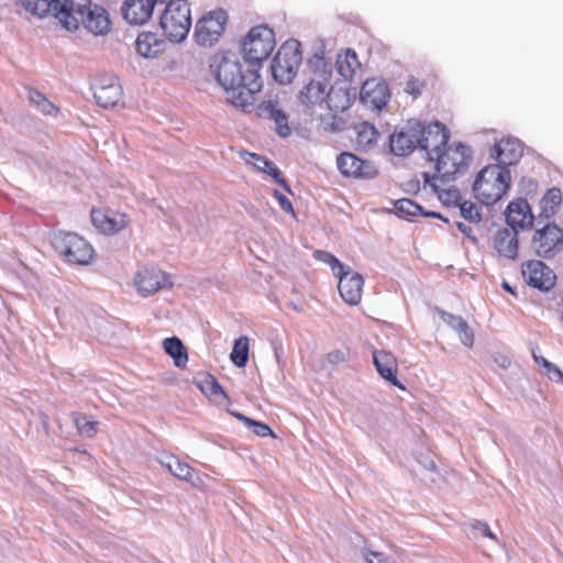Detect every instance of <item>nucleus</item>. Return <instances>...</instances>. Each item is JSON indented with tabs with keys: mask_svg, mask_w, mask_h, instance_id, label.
Segmentation results:
<instances>
[{
	"mask_svg": "<svg viewBox=\"0 0 563 563\" xmlns=\"http://www.w3.org/2000/svg\"><path fill=\"white\" fill-rule=\"evenodd\" d=\"M230 360L238 367H244L249 361V339L240 336L234 341Z\"/></svg>",
	"mask_w": 563,
	"mask_h": 563,
	"instance_id": "nucleus-37",
	"label": "nucleus"
},
{
	"mask_svg": "<svg viewBox=\"0 0 563 563\" xmlns=\"http://www.w3.org/2000/svg\"><path fill=\"white\" fill-rule=\"evenodd\" d=\"M365 559L367 563H395L394 560L385 556L383 553L369 551Z\"/></svg>",
	"mask_w": 563,
	"mask_h": 563,
	"instance_id": "nucleus-47",
	"label": "nucleus"
},
{
	"mask_svg": "<svg viewBox=\"0 0 563 563\" xmlns=\"http://www.w3.org/2000/svg\"><path fill=\"white\" fill-rule=\"evenodd\" d=\"M390 92L386 81L377 78L366 79L360 92V99L364 104L371 106L373 109L380 110L389 101Z\"/></svg>",
	"mask_w": 563,
	"mask_h": 563,
	"instance_id": "nucleus-17",
	"label": "nucleus"
},
{
	"mask_svg": "<svg viewBox=\"0 0 563 563\" xmlns=\"http://www.w3.org/2000/svg\"><path fill=\"white\" fill-rule=\"evenodd\" d=\"M562 244L563 231L554 223H548L541 229H537L531 240V246L536 254L544 258L552 257Z\"/></svg>",
	"mask_w": 563,
	"mask_h": 563,
	"instance_id": "nucleus-12",
	"label": "nucleus"
},
{
	"mask_svg": "<svg viewBox=\"0 0 563 563\" xmlns=\"http://www.w3.org/2000/svg\"><path fill=\"white\" fill-rule=\"evenodd\" d=\"M166 37L174 43L184 41L191 27V11L187 0H170L159 18Z\"/></svg>",
	"mask_w": 563,
	"mask_h": 563,
	"instance_id": "nucleus-6",
	"label": "nucleus"
},
{
	"mask_svg": "<svg viewBox=\"0 0 563 563\" xmlns=\"http://www.w3.org/2000/svg\"><path fill=\"white\" fill-rule=\"evenodd\" d=\"M496 361L504 368H507L510 365V360L507 356H500V361H498V358H496Z\"/></svg>",
	"mask_w": 563,
	"mask_h": 563,
	"instance_id": "nucleus-53",
	"label": "nucleus"
},
{
	"mask_svg": "<svg viewBox=\"0 0 563 563\" xmlns=\"http://www.w3.org/2000/svg\"><path fill=\"white\" fill-rule=\"evenodd\" d=\"M231 415L234 416L240 421H242L246 427L249 426V423L252 420L251 418H249V417H246V416H244L243 413H240V412L232 411Z\"/></svg>",
	"mask_w": 563,
	"mask_h": 563,
	"instance_id": "nucleus-52",
	"label": "nucleus"
},
{
	"mask_svg": "<svg viewBox=\"0 0 563 563\" xmlns=\"http://www.w3.org/2000/svg\"><path fill=\"white\" fill-rule=\"evenodd\" d=\"M406 91L410 95H419V90L417 88V82L415 80H409L406 86Z\"/></svg>",
	"mask_w": 563,
	"mask_h": 563,
	"instance_id": "nucleus-51",
	"label": "nucleus"
},
{
	"mask_svg": "<svg viewBox=\"0 0 563 563\" xmlns=\"http://www.w3.org/2000/svg\"><path fill=\"white\" fill-rule=\"evenodd\" d=\"M75 424L81 434L91 437L96 433L97 421L89 420L87 416H77Z\"/></svg>",
	"mask_w": 563,
	"mask_h": 563,
	"instance_id": "nucleus-42",
	"label": "nucleus"
},
{
	"mask_svg": "<svg viewBox=\"0 0 563 563\" xmlns=\"http://www.w3.org/2000/svg\"><path fill=\"white\" fill-rule=\"evenodd\" d=\"M439 314L457 335L461 343L466 347L474 345V332L461 316H456L444 310H439Z\"/></svg>",
	"mask_w": 563,
	"mask_h": 563,
	"instance_id": "nucleus-28",
	"label": "nucleus"
},
{
	"mask_svg": "<svg viewBox=\"0 0 563 563\" xmlns=\"http://www.w3.org/2000/svg\"><path fill=\"white\" fill-rule=\"evenodd\" d=\"M27 98L38 111L46 115H55L58 108L55 107L42 92L35 89H29Z\"/></svg>",
	"mask_w": 563,
	"mask_h": 563,
	"instance_id": "nucleus-38",
	"label": "nucleus"
},
{
	"mask_svg": "<svg viewBox=\"0 0 563 563\" xmlns=\"http://www.w3.org/2000/svg\"><path fill=\"white\" fill-rule=\"evenodd\" d=\"M158 0H126L122 7L123 18L130 24H144L150 20Z\"/></svg>",
	"mask_w": 563,
	"mask_h": 563,
	"instance_id": "nucleus-22",
	"label": "nucleus"
},
{
	"mask_svg": "<svg viewBox=\"0 0 563 563\" xmlns=\"http://www.w3.org/2000/svg\"><path fill=\"white\" fill-rule=\"evenodd\" d=\"M336 70L345 80H352L356 71L361 68V63L354 49L347 48L344 53H340L335 62Z\"/></svg>",
	"mask_w": 563,
	"mask_h": 563,
	"instance_id": "nucleus-31",
	"label": "nucleus"
},
{
	"mask_svg": "<svg viewBox=\"0 0 563 563\" xmlns=\"http://www.w3.org/2000/svg\"><path fill=\"white\" fill-rule=\"evenodd\" d=\"M434 161L437 175L431 176L429 173H423V180L433 191L438 192L439 187L434 180L449 183L454 180L456 175L464 173L472 161V150L462 143L445 146L444 151L434 156Z\"/></svg>",
	"mask_w": 563,
	"mask_h": 563,
	"instance_id": "nucleus-3",
	"label": "nucleus"
},
{
	"mask_svg": "<svg viewBox=\"0 0 563 563\" xmlns=\"http://www.w3.org/2000/svg\"><path fill=\"white\" fill-rule=\"evenodd\" d=\"M395 213L400 218L410 219L421 214L422 207L409 198L398 199L394 202Z\"/></svg>",
	"mask_w": 563,
	"mask_h": 563,
	"instance_id": "nucleus-40",
	"label": "nucleus"
},
{
	"mask_svg": "<svg viewBox=\"0 0 563 563\" xmlns=\"http://www.w3.org/2000/svg\"><path fill=\"white\" fill-rule=\"evenodd\" d=\"M314 258L328 264L331 267V271L334 274V276L342 274V272L346 267L333 254H331L327 251H316Z\"/></svg>",
	"mask_w": 563,
	"mask_h": 563,
	"instance_id": "nucleus-41",
	"label": "nucleus"
},
{
	"mask_svg": "<svg viewBox=\"0 0 563 563\" xmlns=\"http://www.w3.org/2000/svg\"><path fill=\"white\" fill-rule=\"evenodd\" d=\"M327 360L330 364L338 365L345 362L346 353L341 350H334L328 353Z\"/></svg>",
	"mask_w": 563,
	"mask_h": 563,
	"instance_id": "nucleus-48",
	"label": "nucleus"
},
{
	"mask_svg": "<svg viewBox=\"0 0 563 563\" xmlns=\"http://www.w3.org/2000/svg\"><path fill=\"white\" fill-rule=\"evenodd\" d=\"M356 143L364 148L371 147L377 142L379 133L374 124L362 122L355 125Z\"/></svg>",
	"mask_w": 563,
	"mask_h": 563,
	"instance_id": "nucleus-36",
	"label": "nucleus"
},
{
	"mask_svg": "<svg viewBox=\"0 0 563 563\" xmlns=\"http://www.w3.org/2000/svg\"><path fill=\"white\" fill-rule=\"evenodd\" d=\"M510 183L509 168L488 165L478 173L473 184V191L482 203L490 206L501 199L509 189Z\"/></svg>",
	"mask_w": 563,
	"mask_h": 563,
	"instance_id": "nucleus-4",
	"label": "nucleus"
},
{
	"mask_svg": "<svg viewBox=\"0 0 563 563\" xmlns=\"http://www.w3.org/2000/svg\"><path fill=\"white\" fill-rule=\"evenodd\" d=\"M508 229L514 230L517 234L519 230L529 229L533 225L534 217L527 200L517 199L511 201L505 211Z\"/></svg>",
	"mask_w": 563,
	"mask_h": 563,
	"instance_id": "nucleus-19",
	"label": "nucleus"
},
{
	"mask_svg": "<svg viewBox=\"0 0 563 563\" xmlns=\"http://www.w3.org/2000/svg\"><path fill=\"white\" fill-rule=\"evenodd\" d=\"M51 243L55 251L68 263L86 265L92 260L91 245L73 232H54L51 234Z\"/></svg>",
	"mask_w": 563,
	"mask_h": 563,
	"instance_id": "nucleus-8",
	"label": "nucleus"
},
{
	"mask_svg": "<svg viewBox=\"0 0 563 563\" xmlns=\"http://www.w3.org/2000/svg\"><path fill=\"white\" fill-rule=\"evenodd\" d=\"M197 385L203 395L213 398L216 401L219 399H228V395L224 389L211 374H206L199 382H197Z\"/></svg>",
	"mask_w": 563,
	"mask_h": 563,
	"instance_id": "nucleus-35",
	"label": "nucleus"
},
{
	"mask_svg": "<svg viewBox=\"0 0 563 563\" xmlns=\"http://www.w3.org/2000/svg\"><path fill=\"white\" fill-rule=\"evenodd\" d=\"M274 196L275 198L278 200L279 202V206L280 208L287 212V213H291L294 214L295 211H294V208H292V205L290 202V200L285 196L283 195L282 192H279L278 190H274Z\"/></svg>",
	"mask_w": 563,
	"mask_h": 563,
	"instance_id": "nucleus-46",
	"label": "nucleus"
},
{
	"mask_svg": "<svg viewBox=\"0 0 563 563\" xmlns=\"http://www.w3.org/2000/svg\"><path fill=\"white\" fill-rule=\"evenodd\" d=\"M339 278L338 289L342 299L349 305H357L361 301L364 279L356 272H352L350 267H345Z\"/></svg>",
	"mask_w": 563,
	"mask_h": 563,
	"instance_id": "nucleus-18",
	"label": "nucleus"
},
{
	"mask_svg": "<svg viewBox=\"0 0 563 563\" xmlns=\"http://www.w3.org/2000/svg\"><path fill=\"white\" fill-rule=\"evenodd\" d=\"M501 286H503V288H504L506 291H508V292H510V294H512V295H516V294H515L514 288L509 285V283L504 282V283L501 284Z\"/></svg>",
	"mask_w": 563,
	"mask_h": 563,
	"instance_id": "nucleus-55",
	"label": "nucleus"
},
{
	"mask_svg": "<svg viewBox=\"0 0 563 563\" xmlns=\"http://www.w3.org/2000/svg\"><path fill=\"white\" fill-rule=\"evenodd\" d=\"M257 114L261 118L274 121L276 124V133L280 137H288L291 134V129L288 125V117L285 111L279 108L277 101H263L257 107Z\"/></svg>",
	"mask_w": 563,
	"mask_h": 563,
	"instance_id": "nucleus-23",
	"label": "nucleus"
},
{
	"mask_svg": "<svg viewBox=\"0 0 563 563\" xmlns=\"http://www.w3.org/2000/svg\"><path fill=\"white\" fill-rule=\"evenodd\" d=\"M450 196L454 197L455 199V203L459 205L460 207V212H461V216L470 221V222H474V223H477L481 221L482 219V216L476 207V205L472 201H457L460 199V194L457 190H453V191H449L448 192Z\"/></svg>",
	"mask_w": 563,
	"mask_h": 563,
	"instance_id": "nucleus-39",
	"label": "nucleus"
},
{
	"mask_svg": "<svg viewBox=\"0 0 563 563\" xmlns=\"http://www.w3.org/2000/svg\"><path fill=\"white\" fill-rule=\"evenodd\" d=\"M421 216L426 217V218H434V219H440L444 222H448V219L444 218L441 213L439 212H434V211H424L422 209V212H421Z\"/></svg>",
	"mask_w": 563,
	"mask_h": 563,
	"instance_id": "nucleus-50",
	"label": "nucleus"
},
{
	"mask_svg": "<svg viewBox=\"0 0 563 563\" xmlns=\"http://www.w3.org/2000/svg\"><path fill=\"white\" fill-rule=\"evenodd\" d=\"M302 55L297 40L286 41L272 63V75L280 85H287L296 77Z\"/></svg>",
	"mask_w": 563,
	"mask_h": 563,
	"instance_id": "nucleus-9",
	"label": "nucleus"
},
{
	"mask_svg": "<svg viewBox=\"0 0 563 563\" xmlns=\"http://www.w3.org/2000/svg\"><path fill=\"white\" fill-rule=\"evenodd\" d=\"M275 44L274 31L266 25H258L250 30L241 44V49L246 63L260 67L272 54Z\"/></svg>",
	"mask_w": 563,
	"mask_h": 563,
	"instance_id": "nucleus-7",
	"label": "nucleus"
},
{
	"mask_svg": "<svg viewBox=\"0 0 563 563\" xmlns=\"http://www.w3.org/2000/svg\"><path fill=\"white\" fill-rule=\"evenodd\" d=\"M135 46L137 53L146 58L156 57L161 52H163L165 42L157 36V34L152 32H143L141 33L136 41Z\"/></svg>",
	"mask_w": 563,
	"mask_h": 563,
	"instance_id": "nucleus-29",
	"label": "nucleus"
},
{
	"mask_svg": "<svg viewBox=\"0 0 563 563\" xmlns=\"http://www.w3.org/2000/svg\"><path fill=\"white\" fill-rule=\"evenodd\" d=\"M228 14L219 9L210 11L197 21L195 29L196 42L200 46H212L216 44L225 30Z\"/></svg>",
	"mask_w": 563,
	"mask_h": 563,
	"instance_id": "nucleus-11",
	"label": "nucleus"
},
{
	"mask_svg": "<svg viewBox=\"0 0 563 563\" xmlns=\"http://www.w3.org/2000/svg\"><path fill=\"white\" fill-rule=\"evenodd\" d=\"M22 7L37 18L53 13L54 18L70 32L80 25L95 36H104L111 31L108 10L91 0H21Z\"/></svg>",
	"mask_w": 563,
	"mask_h": 563,
	"instance_id": "nucleus-1",
	"label": "nucleus"
},
{
	"mask_svg": "<svg viewBox=\"0 0 563 563\" xmlns=\"http://www.w3.org/2000/svg\"><path fill=\"white\" fill-rule=\"evenodd\" d=\"M493 247L499 257L515 261L518 256V234L508 228L499 229L493 238Z\"/></svg>",
	"mask_w": 563,
	"mask_h": 563,
	"instance_id": "nucleus-24",
	"label": "nucleus"
},
{
	"mask_svg": "<svg viewBox=\"0 0 563 563\" xmlns=\"http://www.w3.org/2000/svg\"><path fill=\"white\" fill-rule=\"evenodd\" d=\"M134 285L141 296L148 297L159 289L173 287V282L165 272L155 267H146L135 275Z\"/></svg>",
	"mask_w": 563,
	"mask_h": 563,
	"instance_id": "nucleus-14",
	"label": "nucleus"
},
{
	"mask_svg": "<svg viewBox=\"0 0 563 563\" xmlns=\"http://www.w3.org/2000/svg\"><path fill=\"white\" fill-rule=\"evenodd\" d=\"M543 367L547 369V375L554 382L563 380V372L553 363L548 360H543Z\"/></svg>",
	"mask_w": 563,
	"mask_h": 563,
	"instance_id": "nucleus-45",
	"label": "nucleus"
},
{
	"mask_svg": "<svg viewBox=\"0 0 563 563\" xmlns=\"http://www.w3.org/2000/svg\"><path fill=\"white\" fill-rule=\"evenodd\" d=\"M163 347L166 354H168L177 367L184 368L188 362V354L186 347L180 339L177 336L166 338L163 341Z\"/></svg>",
	"mask_w": 563,
	"mask_h": 563,
	"instance_id": "nucleus-33",
	"label": "nucleus"
},
{
	"mask_svg": "<svg viewBox=\"0 0 563 563\" xmlns=\"http://www.w3.org/2000/svg\"><path fill=\"white\" fill-rule=\"evenodd\" d=\"M92 89L97 103L103 108L115 107L122 98V88L119 79L112 75L99 78Z\"/></svg>",
	"mask_w": 563,
	"mask_h": 563,
	"instance_id": "nucleus-15",
	"label": "nucleus"
},
{
	"mask_svg": "<svg viewBox=\"0 0 563 563\" xmlns=\"http://www.w3.org/2000/svg\"><path fill=\"white\" fill-rule=\"evenodd\" d=\"M308 66L312 71V78H324L330 81L332 80V64L324 57V52L322 49L317 51L311 56V58L308 60Z\"/></svg>",
	"mask_w": 563,
	"mask_h": 563,
	"instance_id": "nucleus-32",
	"label": "nucleus"
},
{
	"mask_svg": "<svg viewBox=\"0 0 563 563\" xmlns=\"http://www.w3.org/2000/svg\"><path fill=\"white\" fill-rule=\"evenodd\" d=\"M157 462L175 477L196 484L199 477L196 471L187 463L181 462L177 456L169 453H162L157 456Z\"/></svg>",
	"mask_w": 563,
	"mask_h": 563,
	"instance_id": "nucleus-26",
	"label": "nucleus"
},
{
	"mask_svg": "<svg viewBox=\"0 0 563 563\" xmlns=\"http://www.w3.org/2000/svg\"><path fill=\"white\" fill-rule=\"evenodd\" d=\"M522 277L530 287L548 291L555 285L556 276L552 268L539 260L528 261L522 264Z\"/></svg>",
	"mask_w": 563,
	"mask_h": 563,
	"instance_id": "nucleus-13",
	"label": "nucleus"
},
{
	"mask_svg": "<svg viewBox=\"0 0 563 563\" xmlns=\"http://www.w3.org/2000/svg\"><path fill=\"white\" fill-rule=\"evenodd\" d=\"M533 357L537 364L543 366V360H545L543 356H538L536 353H533Z\"/></svg>",
	"mask_w": 563,
	"mask_h": 563,
	"instance_id": "nucleus-56",
	"label": "nucleus"
},
{
	"mask_svg": "<svg viewBox=\"0 0 563 563\" xmlns=\"http://www.w3.org/2000/svg\"><path fill=\"white\" fill-rule=\"evenodd\" d=\"M522 145L519 140L508 137L494 145L490 157L497 161L496 165L508 168L516 164L522 156Z\"/></svg>",
	"mask_w": 563,
	"mask_h": 563,
	"instance_id": "nucleus-21",
	"label": "nucleus"
},
{
	"mask_svg": "<svg viewBox=\"0 0 563 563\" xmlns=\"http://www.w3.org/2000/svg\"><path fill=\"white\" fill-rule=\"evenodd\" d=\"M336 165L344 176L368 179L377 174V169L373 163L361 159L352 153L340 154L336 158Z\"/></svg>",
	"mask_w": 563,
	"mask_h": 563,
	"instance_id": "nucleus-16",
	"label": "nucleus"
},
{
	"mask_svg": "<svg viewBox=\"0 0 563 563\" xmlns=\"http://www.w3.org/2000/svg\"><path fill=\"white\" fill-rule=\"evenodd\" d=\"M418 147L427 153L428 161L433 162L434 156L448 145L450 131L440 121L432 123L415 121Z\"/></svg>",
	"mask_w": 563,
	"mask_h": 563,
	"instance_id": "nucleus-10",
	"label": "nucleus"
},
{
	"mask_svg": "<svg viewBox=\"0 0 563 563\" xmlns=\"http://www.w3.org/2000/svg\"><path fill=\"white\" fill-rule=\"evenodd\" d=\"M415 121H408L402 130L396 131L390 135L389 147L395 155L407 156L418 147Z\"/></svg>",
	"mask_w": 563,
	"mask_h": 563,
	"instance_id": "nucleus-20",
	"label": "nucleus"
},
{
	"mask_svg": "<svg viewBox=\"0 0 563 563\" xmlns=\"http://www.w3.org/2000/svg\"><path fill=\"white\" fill-rule=\"evenodd\" d=\"M209 67L228 102L242 109L253 104L254 95L263 87L257 68L244 70L239 56L230 51L214 54Z\"/></svg>",
	"mask_w": 563,
	"mask_h": 563,
	"instance_id": "nucleus-2",
	"label": "nucleus"
},
{
	"mask_svg": "<svg viewBox=\"0 0 563 563\" xmlns=\"http://www.w3.org/2000/svg\"><path fill=\"white\" fill-rule=\"evenodd\" d=\"M247 428L251 429V431L254 434L262 437V438L267 437V435H273V431L271 430V428L261 421H256V420L252 419L251 422L249 423Z\"/></svg>",
	"mask_w": 563,
	"mask_h": 563,
	"instance_id": "nucleus-44",
	"label": "nucleus"
},
{
	"mask_svg": "<svg viewBox=\"0 0 563 563\" xmlns=\"http://www.w3.org/2000/svg\"><path fill=\"white\" fill-rule=\"evenodd\" d=\"M246 163L253 165L256 170L266 173L269 176H272L279 186H282L285 190L290 192L289 185L287 184L285 178L282 177L280 170L272 161L258 154L249 153V158H246Z\"/></svg>",
	"mask_w": 563,
	"mask_h": 563,
	"instance_id": "nucleus-30",
	"label": "nucleus"
},
{
	"mask_svg": "<svg viewBox=\"0 0 563 563\" xmlns=\"http://www.w3.org/2000/svg\"><path fill=\"white\" fill-rule=\"evenodd\" d=\"M91 222L100 232L113 234L124 229L129 221L124 214H110L92 209Z\"/></svg>",
	"mask_w": 563,
	"mask_h": 563,
	"instance_id": "nucleus-27",
	"label": "nucleus"
},
{
	"mask_svg": "<svg viewBox=\"0 0 563 563\" xmlns=\"http://www.w3.org/2000/svg\"><path fill=\"white\" fill-rule=\"evenodd\" d=\"M299 100L305 106H314L327 101L330 109L343 111L350 106L346 91L334 90L331 81L324 78H310L299 92Z\"/></svg>",
	"mask_w": 563,
	"mask_h": 563,
	"instance_id": "nucleus-5",
	"label": "nucleus"
},
{
	"mask_svg": "<svg viewBox=\"0 0 563 563\" xmlns=\"http://www.w3.org/2000/svg\"><path fill=\"white\" fill-rule=\"evenodd\" d=\"M562 202L561 189L553 187L549 189L540 200V217L550 219L555 214L556 208Z\"/></svg>",
	"mask_w": 563,
	"mask_h": 563,
	"instance_id": "nucleus-34",
	"label": "nucleus"
},
{
	"mask_svg": "<svg viewBox=\"0 0 563 563\" xmlns=\"http://www.w3.org/2000/svg\"><path fill=\"white\" fill-rule=\"evenodd\" d=\"M455 225H456L457 230L461 233H463L465 236H467L468 239H471L474 242L476 241V238L474 235H472L473 229L470 225H467L463 222H460V221L456 222Z\"/></svg>",
	"mask_w": 563,
	"mask_h": 563,
	"instance_id": "nucleus-49",
	"label": "nucleus"
},
{
	"mask_svg": "<svg viewBox=\"0 0 563 563\" xmlns=\"http://www.w3.org/2000/svg\"><path fill=\"white\" fill-rule=\"evenodd\" d=\"M423 466L424 468L429 470V471H434L435 470V464L432 460H427L424 463H423Z\"/></svg>",
	"mask_w": 563,
	"mask_h": 563,
	"instance_id": "nucleus-54",
	"label": "nucleus"
},
{
	"mask_svg": "<svg viewBox=\"0 0 563 563\" xmlns=\"http://www.w3.org/2000/svg\"><path fill=\"white\" fill-rule=\"evenodd\" d=\"M373 363L382 378L399 389H405V386L396 376L397 361L391 353L386 351H374Z\"/></svg>",
	"mask_w": 563,
	"mask_h": 563,
	"instance_id": "nucleus-25",
	"label": "nucleus"
},
{
	"mask_svg": "<svg viewBox=\"0 0 563 563\" xmlns=\"http://www.w3.org/2000/svg\"><path fill=\"white\" fill-rule=\"evenodd\" d=\"M470 527L473 531H478L481 534L488 539L497 540L495 533L490 530L486 521L474 520L472 523H470Z\"/></svg>",
	"mask_w": 563,
	"mask_h": 563,
	"instance_id": "nucleus-43",
	"label": "nucleus"
}]
</instances>
